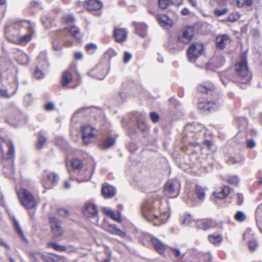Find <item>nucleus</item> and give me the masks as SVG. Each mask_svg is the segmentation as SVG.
<instances>
[{"instance_id": "obj_1", "label": "nucleus", "mask_w": 262, "mask_h": 262, "mask_svg": "<svg viewBox=\"0 0 262 262\" xmlns=\"http://www.w3.org/2000/svg\"><path fill=\"white\" fill-rule=\"evenodd\" d=\"M34 32V25L30 21L21 20L8 25L5 35L11 42L25 45L31 41Z\"/></svg>"}, {"instance_id": "obj_2", "label": "nucleus", "mask_w": 262, "mask_h": 262, "mask_svg": "<svg viewBox=\"0 0 262 262\" xmlns=\"http://www.w3.org/2000/svg\"><path fill=\"white\" fill-rule=\"evenodd\" d=\"M156 202L148 200L144 203L142 206L143 216L148 221L154 222L157 225L165 223L168 219V213L161 212Z\"/></svg>"}, {"instance_id": "obj_3", "label": "nucleus", "mask_w": 262, "mask_h": 262, "mask_svg": "<svg viewBox=\"0 0 262 262\" xmlns=\"http://www.w3.org/2000/svg\"><path fill=\"white\" fill-rule=\"evenodd\" d=\"M234 71L236 77L232 79L233 81L244 84L250 83L252 78V74L249 69L247 55L245 53H242L239 55L234 65Z\"/></svg>"}, {"instance_id": "obj_4", "label": "nucleus", "mask_w": 262, "mask_h": 262, "mask_svg": "<svg viewBox=\"0 0 262 262\" xmlns=\"http://www.w3.org/2000/svg\"><path fill=\"white\" fill-rule=\"evenodd\" d=\"M17 196L21 204L27 209L36 208L37 202L34 195L28 189L21 188L17 192Z\"/></svg>"}, {"instance_id": "obj_5", "label": "nucleus", "mask_w": 262, "mask_h": 262, "mask_svg": "<svg viewBox=\"0 0 262 262\" xmlns=\"http://www.w3.org/2000/svg\"><path fill=\"white\" fill-rule=\"evenodd\" d=\"M194 34V28L191 26H186L178 32L177 41L179 43L187 45L193 39Z\"/></svg>"}, {"instance_id": "obj_6", "label": "nucleus", "mask_w": 262, "mask_h": 262, "mask_svg": "<svg viewBox=\"0 0 262 262\" xmlns=\"http://www.w3.org/2000/svg\"><path fill=\"white\" fill-rule=\"evenodd\" d=\"M181 189V184L177 180H169L164 186L166 195L169 198H174L178 196Z\"/></svg>"}, {"instance_id": "obj_7", "label": "nucleus", "mask_w": 262, "mask_h": 262, "mask_svg": "<svg viewBox=\"0 0 262 262\" xmlns=\"http://www.w3.org/2000/svg\"><path fill=\"white\" fill-rule=\"evenodd\" d=\"M198 91L203 94L213 96L215 100L219 98V94L216 88L211 82H206L204 84H199L198 86Z\"/></svg>"}, {"instance_id": "obj_8", "label": "nucleus", "mask_w": 262, "mask_h": 262, "mask_svg": "<svg viewBox=\"0 0 262 262\" xmlns=\"http://www.w3.org/2000/svg\"><path fill=\"white\" fill-rule=\"evenodd\" d=\"M204 50L203 43L195 42L191 43L189 47L187 55L190 61H193L198 58L202 53Z\"/></svg>"}, {"instance_id": "obj_9", "label": "nucleus", "mask_w": 262, "mask_h": 262, "mask_svg": "<svg viewBox=\"0 0 262 262\" xmlns=\"http://www.w3.org/2000/svg\"><path fill=\"white\" fill-rule=\"evenodd\" d=\"M49 223L51 227V231L55 238L63 235L64 230L61 226V222L54 216L49 217Z\"/></svg>"}, {"instance_id": "obj_10", "label": "nucleus", "mask_w": 262, "mask_h": 262, "mask_svg": "<svg viewBox=\"0 0 262 262\" xmlns=\"http://www.w3.org/2000/svg\"><path fill=\"white\" fill-rule=\"evenodd\" d=\"M81 132L82 140L86 144L91 143L95 137L96 129L90 125L83 126Z\"/></svg>"}, {"instance_id": "obj_11", "label": "nucleus", "mask_w": 262, "mask_h": 262, "mask_svg": "<svg viewBox=\"0 0 262 262\" xmlns=\"http://www.w3.org/2000/svg\"><path fill=\"white\" fill-rule=\"evenodd\" d=\"M113 35L116 42L122 43L126 40L128 36V31L125 28L115 27L113 30Z\"/></svg>"}, {"instance_id": "obj_12", "label": "nucleus", "mask_w": 262, "mask_h": 262, "mask_svg": "<svg viewBox=\"0 0 262 262\" xmlns=\"http://www.w3.org/2000/svg\"><path fill=\"white\" fill-rule=\"evenodd\" d=\"M83 214L88 218H92L98 215L97 206L93 203L86 202L83 207Z\"/></svg>"}, {"instance_id": "obj_13", "label": "nucleus", "mask_w": 262, "mask_h": 262, "mask_svg": "<svg viewBox=\"0 0 262 262\" xmlns=\"http://www.w3.org/2000/svg\"><path fill=\"white\" fill-rule=\"evenodd\" d=\"M41 259L43 262H68L66 257L51 252L41 255Z\"/></svg>"}, {"instance_id": "obj_14", "label": "nucleus", "mask_w": 262, "mask_h": 262, "mask_svg": "<svg viewBox=\"0 0 262 262\" xmlns=\"http://www.w3.org/2000/svg\"><path fill=\"white\" fill-rule=\"evenodd\" d=\"M196 225L198 229L207 230L214 227L216 223L211 219L205 218L198 220L196 222Z\"/></svg>"}, {"instance_id": "obj_15", "label": "nucleus", "mask_w": 262, "mask_h": 262, "mask_svg": "<svg viewBox=\"0 0 262 262\" xmlns=\"http://www.w3.org/2000/svg\"><path fill=\"white\" fill-rule=\"evenodd\" d=\"M101 194L104 199H110L116 194V190L114 187L107 183H104L102 185Z\"/></svg>"}, {"instance_id": "obj_16", "label": "nucleus", "mask_w": 262, "mask_h": 262, "mask_svg": "<svg viewBox=\"0 0 262 262\" xmlns=\"http://www.w3.org/2000/svg\"><path fill=\"white\" fill-rule=\"evenodd\" d=\"M231 41V39L229 35L227 34L219 35L216 37V47L221 50H223Z\"/></svg>"}, {"instance_id": "obj_17", "label": "nucleus", "mask_w": 262, "mask_h": 262, "mask_svg": "<svg viewBox=\"0 0 262 262\" xmlns=\"http://www.w3.org/2000/svg\"><path fill=\"white\" fill-rule=\"evenodd\" d=\"M83 6L88 11H98L103 6L102 3L99 0H86Z\"/></svg>"}, {"instance_id": "obj_18", "label": "nucleus", "mask_w": 262, "mask_h": 262, "mask_svg": "<svg viewBox=\"0 0 262 262\" xmlns=\"http://www.w3.org/2000/svg\"><path fill=\"white\" fill-rule=\"evenodd\" d=\"M216 103L215 102L209 101H203L198 103V107L199 109L203 111H211L216 108Z\"/></svg>"}, {"instance_id": "obj_19", "label": "nucleus", "mask_w": 262, "mask_h": 262, "mask_svg": "<svg viewBox=\"0 0 262 262\" xmlns=\"http://www.w3.org/2000/svg\"><path fill=\"white\" fill-rule=\"evenodd\" d=\"M150 242L155 250L160 254H164L165 252V246L159 239L156 237H152Z\"/></svg>"}, {"instance_id": "obj_20", "label": "nucleus", "mask_w": 262, "mask_h": 262, "mask_svg": "<svg viewBox=\"0 0 262 262\" xmlns=\"http://www.w3.org/2000/svg\"><path fill=\"white\" fill-rule=\"evenodd\" d=\"M231 191V188L227 185H224L220 190H215L213 195L215 198L222 200L228 196Z\"/></svg>"}, {"instance_id": "obj_21", "label": "nucleus", "mask_w": 262, "mask_h": 262, "mask_svg": "<svg viewBox=\"0 0 262 262\" xmlns=\"http://www.w3.org/2000/svg\"><path fill=\"white\" fill-rule=\"evenodd\" d=\"M116 138L112 137H108L106 139L101 141L98 144V147L102 149L106 150L115 145Z\"/></svg>"}, {"instance_id": "obj_22", "label": "nucleus", "mask_w": 262, "mask_h": 262, "mask_svg": "<svg viewBox=\"0 0 262 262\" xmlns=\"http://www.w3.org/2000/svg\"><path fill=\"white\" fill-rule=\"evenodd\" d=\"M73 74L69 70L64 71L61 76L60 83L63 87L67 86L73 80Z\"/></svg>"}, {"instance_id": "obj_23", "label": "nucleus", "mask_w": 262, "mask_h": 262, "mask_svg": "<svg viewBox=\"0 0 262 262\" xmlns=\"http://www.w3.org/2000/svg\"><path fill=\"white\" fill-rule=\"evenodd\" d=\"M15 59L20 64H26L29 61L28 55L22 51H18L16 53Z\"/></svg>"}, {"instance_id": "obj_24", "label": "nucleus", "mask_w": 262, "mask_h": 262, "mask_svg": "<svg viewBox=\"0 0 262 262\" xmlns=\"http://www.w3.org/2000/svg\"><path fill=\"white\" fill-rule=\"evenodd\" d=\"M157 19L159 24L162 27L171 26L172 25V21L166 15H158L157 16Z\"/></svg>"}, {"instance_id": "obj_25", "label": "nucleus", "mask_w": 262, "mask_h": 262, "mask_svg": "<svg viewBox=\"0 0 262 262\" xmlns=\"http://www.w3.org/2000/svg\"><path fill=\"white\" fill-rule=\"evenodd\" d=\"M37 140L35 143L36 148L37 149H41L43 148L47 141L46 137L43 134V133L39 132L37 135Z\"/></svg>"}, {"instance_id": "obj_26", "label": "nucleus", "mask_w": 262, "mask_h": 262, "mask_svg": "<svg viewBox=\"0 0 262 262\" xmlns=\"http://www.w3.org/2000/svg\"><path fill=\"white\" fill-rule=\"evenodd\" d=\"M206 188L203 186L196 185L195 187V194L201 201H203L206 196Z\"/></svg>"}, {"instance_id": "obj_27", "label": "nucleus", "mask_w": 262, "mask_h": 262, "mask_svg": "<svg viewBox=\"0 0 262 262\" xmlns=\"http://www.w3.org/2000/svg\"><path fill=\"white\" fill-rule=\"evenodd\" d=\"M68 30L70 34L76 40H79L82 37L79 28L76 26H71L68 29Z\"/></svg>"}, {"instance_id": "obj_28", "label": "nucleus", "mask_w": 262, "mask_h": 262, "mask_svg": "<svg viewBox=\"0 0 262 262\" xmlns=\"http://www.w3.org/2000/svg\"><path fill=\"white\" fill-rule=\"evenodd\" d=\"M71 166L74 170H80L83 167V161L78 158H74L71 160L70 162Z\"/></svg>"}, {"instance_id": "obj_29", "label": "nucleus", "mask_w": 262, "mask_h": 262, "mask_svg": "<svg viewBox=\"0 0 262 262\" xmlns=\"http://www.w3.org/2000/svg\"><path fill=\"white\" fill-rule=\"evenodd\" d=\"M6 145L8 148L7 152V158L8 159H14L15 157L14 146L13 143L11 141H7L5 142Z\"/></svg>"}, {"instance_id": "obj_30", "label": "nucleus", "mask_w": 262, "mask_h": 262, "mask_svg": "<svg viewBox=\"0 0 262 262\" xmlns=\"http://www.w3.org/2000/svg\"><path fill=\"white\" fill-rule=\"evenodd\" d=\"M209 242L213 245H218L223 240V236L220 234H210L208 236Z\"/></svg>"}, {"instance_id": "obj_31", "label": "nucleus", "mask_w": 262, "mask_h": 262, "mask_svg": "<svg viewBox=\"0 0 262 262\" xmlns=\"http://www.w3.org/2000/svg\"><path fill=\"white\" fill-rule=\"evenodd\" d=\"M47 247L48 248H52L56 251L64 252L67 251V247L64 245H60L55 242H49L47 243Z\"/></svg>"}, {"instance_id": "obj_32", "label": "nucleus", "mask_w": 262, "mask_h": 262, "mask_svg": "<svg viewBox=\"0 0 262 262\" xmlns=\"http://www.w3.org/2000/svg\"><path fill=\"white\" fill-rule=\"evenodd\" d=\"M13 224H14V228H15V230L16 232L21 237V239L24 242L27 243L28 241H27V238H26L18 222L16 220H14Z\"/></svg>"}, {"instance_id": "obj_33", "label": "nucleus", "mask_w": 262, "mask_h": 262, "mask_svg": "<svg viewBox=\"0 0 262 262\" xmlns=\"http://www.w3.org/2000/svg\"><path fill=\"white\" fill-rule=\"evenodd\" d=\"M225 181L231 185H237L239 183V179L237 176L229 175L226 177Z\"/></svg>"}, {"instance_id": "obj_34", "label": "nucleus", "mask_w": 262, "mask_h": 262, "mask_svg": "<svg viewBox=\"0 0 262 262\" xmlns=\"http://www.w3.org/2000/svg\"><path fill=\"white\" fill-rule=\"evenodd\" d=\"M238 8L250 7L252 5L253 0H234Z\"/></svg>"}, {"instance_id": "obj_35", "label": "nucleus", "mask_w": 262, "mask_h": 262, "mask_svg": "<svg viewBox=\"0 0 262 262\" xmlns=\"http://www.w3.org/2000/svg\"><path fill=\"white\" fill-rule=\"evenodd\" d=\"M61 20L63 24L69 25L74 22L75 18L72 14H67L64 15Z\"/></svg>"}, {"instance_id": "obj_36", "label": "nucleus", "mask_w": 262, "mask_h": 262, "mask_svg": "<svg viewBox=\"0 0 262 262\" xmlns=\"http://www.w3.org/2000/svg\"><path fill=\"white\" fill-rule=\"evenodd\" d=\"M134 26L136 28L137 32L141 35L143 36L145 34V31L146 29L145 24L143 23H134Z\"/></svg>"}, {"instance_id": "obj_37", "label": "nucleus", "mask_w": 262, "mask_h": 262, "mask_svg": "<svg viewBox=\"0 0 262 262\" xmlns=\"http://www.w3.org/2000/svg\"><path fill=\"white\" fill-rule=\"evenodd\" d=\"M85 50L88 54H93L97 49V46L94 43H89L85 46Z\"/></svg>"}, {"instance_id": "obj_38", "label": "nucleus", "mask_w": 262, "mask_h": 262, "mask_svg": "<svg viewBox=\"0 0 262 262\" xmlns=\"http://www.w3.org/2000/svg\"><path fill=\"white\" fill-rule=\"evenodd\" d=\"M41 183L43 187L46 189H51L54 185L52 182L49 181L45 175H43L42 177Z\"/></svg>"}, {"instance_id": "obj_39", "label": "nucleus", "mask_w": 262, "mask_h": 262, "mask_svg": "<svg viewBox=\"0 0 262 262\" xmlns=\"http://www.w3.org/2000/svg\"><path fill=\"white\" fill-rule=\"evenodd\" d=\"M110 233L113 235H118L121 237H125L126 236V233L120 229L117 228L116 225L112 230Z\"/></svg>"}, {"instance_id": "obj_40", "label": "nucleus", "mask_w": 262, "mask_h": 262, "mask_svg": "<svg viewBox=\"0 0 262 262\" xmlns=\"http://www.w3.org/2000/svg\"><path fill=\"white\" fill-rule=\"evenodd\" d=\"M234 220L238 222H243L246 220V214L241 211H238L234 215Z\"/></svg>"}, {"instance_id": "obj_41", "label": "nucleus", "mask_w": 262, "mask_h": 262, "mask_svg": "<svg viewBox=\"0 0 262 262\" xmlns=\"http://www.w3.org/2000/svg\"><path fill=\"white\" fill-rule=\"evenodd\" d=\"M40 68H42V67L41 66H40L39 67L36 66L35 68L34 73V76L37 79H39L43 78L45 76L44 73L40 69Z\"/></svg>"}, {"instance_id": "obj_42", "label": "nucleus", "mask_w": 262, "mask_h": 262, "mask_svg": "<svg viewBox=\"0 0 262 262\" xmlns=\"http://www.w3.org/2000/svg\"><path fill=\"white\" fill-rule=\"evenodd\" d=\"M117 55L116 51L113 48H109L104 54L105 57L110 60Z\"/></svg>"}, {"instance_id": "obj_43", "label": "nucleus", "mask_w": 262, "mask_h": 262, "mask_svg": "<svg viewBox=\"0 0 262 262\" xmlns=\"http://www.w3.org/2000/svg\"><path fill=\"white\" fill-rule=\"evenodd\" d=\"M258 244L255 239H252L249 241L248 243V246L251 252H254L256 248L258 247Z\"/></svg>"}, {"instance_id": "obj_44", "label": "nucleus", "mask_w": 262, "mask_h": 262, "mask_svg": "<svg viewBox=\"0 0 262 262\" xmlns=\"http://www.w3.org/2000/svg\"><path fill=\"white\" fill-rule=\"evenodd\" d=\"M244 157L242 156H239L237 158L234 157H230L229 158V161L231 163L234 164L235 163H239L244 161Z\"/></svg>"}, {"instance_id": "obj_45", "label": "nucleus", "mask_w": 262, "mask_h": 262, "mask_svg": "<svg viewBox=\"0 0 262 262\" xmlns=\"http://www.w3.org/2000/svg\"><path fill=\"white\" fill-rule=\"evenodd\" d=\"M46 177L47 178L49 181L52 182L54 185L56 182H57L58 176L55 173H50L46 176Z\"/></svg>"}, {"instance_id": "obj_46", "label": "nucleus", "mask_w": 262, "mask_h": 262, "mask_svg": "<svg viewBox=\"0 0 262 262\" xmlns=\"http://www.w3.org/2000/svg\"><path fill=\"white\" fill-rule=\"evenodd\" d=\"M255 217L256 220L262 221V203L258 206L256 210Z\"/></svg>"}, {"instance_id": "obj_47", "label": "nucleus", "mask_w": 262, "mask_h": 262, "mask_svg": "<svg viewBox=\"0 0 262 262\" xmlns=\"http://www.w3.org/2000/svg\"><path fill=\"white\" fill-rule=\"evenodd\" d=\"M42 254H43V253L39 252H32L30 254V258L32 262H39L37 258H41V255Z\"/></svg>"}, {"instance_id": "obj_48", "label": "nucleus", "mask_w": 262, "mask_h": 262, "mask_svg": "<svg viewBox=\"0 0 262 262\" xmlns=\"http://www.w3.org/2000/svg\"><path fill=\"white\" fill-rule=\"evenodd\" d=\"M228 12V8H224L223 10L215 9L214 11V14L216 17H219L227 14Z\"/></svg>"}, {"instance_id": "obj_49", "label": "nucleus", "mask_w": 262, "mask_h": 262, "mask_svg": "<svg viewBox=\"0 0 262 262\" xmlns=\"http://www.w3.org/2000/svg\"><path fill=\"white\" fill-rule=\"evenodd\" d=\"M149 116L151 120L154 123H156L160 120V116L157 112H151L150 113Z\"/></svg>"}, {"instance_id": "obj_50", "label": "nucleus", "mask_w": 262, "mask_h": 262, "mask_svg": "<svg viewBox=\"0 0 262 262\" xmlns=\"http://www.w3.org/2000/svg\"><path fill=\"white\" fill-rule=\"evenodd\" d=\"M57 213L58 215L63 217L68 216L69 214V211L63 208L58 209L57 211Z\"/></svg>"}, {"instance_id": "obj_51", "label": "nucleus", "mask_w": 262, "mask_h": 262, "mask_svg": "<svg viewBox=\"0 0 262 262\" xmlns=\"http://www.w3.org/2000/svg\"><path fill=\"white\" fill-rule=\"evenodd\" d=\"M115 225V224H109L108 223L105 222L102 224V227L105 231L110 233Z\"/></svg>"}, {"instance_id": "obj_52", "label": "nucleus", "mask_w": 262, "mask_h": 262, "mask_svg": "<svg viewBox=\"0 0 262 262\" xmlns=\"http://www.w3.org/2000/svg\"><path fill=\"white\" fill-rule=\"evenodd\" d=\"M239 16L236 13H230L228 17V20L230 22H234L236 21Z\"/></svg>"}, {"instance_id": "obj_53", "label": "nucleus", "mask_w": 262, "mask_h": 262, "mask_svg": "<svg viewBox=\"0 0 262 262\" xmlns=\"http://www.w3.org/2000/svg\"><path fill=\"white\" fill-rule=\"evenodd\" d=\"M169 4V0H158V5L162 9H166Z\"/></svg>"}, {"instance_id": "obj_54", "label": "nucleus", "mask_w": 262, "mask_h": 262, "mask_svg": "<svg viewBox=\"0 0 262 262\" xmlns=\"http://www.w3.org/2000/svg\"><path fill=\"white\" fill-rule=\"evenodd\" d=\"M137 125L139 129L143 132H145L148 129L147 126L143 121H138Z\"/></svg>"}, {"instance_id": "obj_55", "label": "nucleus", "mask_w": 262, "mask_h": 262, "mask_svg": "<svg viewBox=\"0 0 262 262\" xmlns=\"http://www.w3.org/2000/svg\"><path fill=\"white\" fill-rule=\"evenodd\" d=\"M14 93H15V92H13L11 95H9L8 94L7 90L2 89H0V96L2 97L9 98L11 96H12Z\"/></svg>"}, {"instance_id": "obj_56", "label": "nucleus", "mask_w": 262, "mask_h": 262, "mask_svg": "<svg viewBox=\"0 0 262 262\" xmlns=\"http://www.w3.org/2000/svg\"><path fill=\"white\" fill-rule=\"evenodd\" d=\"M132 54L127 51H125L124 53L123 62L125 63H127L132 58Z\"/></svg>"}, {"instance_id": "obj_57", "label": "nucleus", "mask_w": 262, "mask_h": 262, "mask_svg": "<svg viewBox=\"0 0 262 262\" xmlns=\"http://www.w3.org/2000/svg\"><path fill=\"white\" fill-rule=\"evenodd\" d=\"M44 108L47 111L54 110L55 109L54 104L51 102H48L45 105Z\"/></svg>"}, {"instance_id": "obj_58", "label": "nucleus", "mask_w": 262, "mask_h": 262, "mask_svg": "<svg viewBox=\"0 0 262 262\" xmlns=\"http://www.w3.org/2000/svg\"><path fill=\"white\" fill-rule=\"evenodd\" d=\"M246 146L248 148H253L255 146V142L254 140L248 139L246 141Z\"/></svg>"}, {"instance_id": "obj_59", "label": "nucleus", "mask_w": 262, "mask_h": 262, "mask_svg": "<svg viewBox=\"0 0 262 262\" xmlns=\"http://www.w3.org/2000/svg\"><path fill=\"white\" fill-rule=\"evenodd\" d=\"M170 250L173 255L176 257H178L181 255V252L179 249L171 247Z\"/></svg>"}, {"instance_id": "obj_60", "label": "nucleus", "mask_w": 262, "mask_h": 262, "mask_svg": "<svg viewBox=\"0 0 262 262\" xmlns=\"http://www.w3.org/2000/svg\"><path fill=\"white\" fill-rule=\"evenodd\" d=\"M244 202V197L242 194H236V204L238 205H241Z\"/></svg>"}, {"instance_id": "obj_61", "label": "nucleus", "mask_w": 262, "mask_h": 262, "mask_svg": "<svg viewBox=\"0 0 262 262\" xmlns=\"http://www.w3.org/2000/svg\"><path fill=\"white\" fill-rule=\"evenodd\" d=\"M83 57V54L81 52H76L74 54V57L75 60H80Z\"/></svg>"}, {"instance_id": "obj_62", "label": "nucleus", "mask_w": 262, "mask_h": 262, "mask_svg": "<svg viewBox=\"0 0 262 262\" xmlns=\"http://www.w3.org/2000/svg\"><path fill=\"white\" fill-rule=\"evenodd\" d=\"M0 246L4 247L7 250H10L9 246L2 238H0Z\"/></svg>"}, {"instance_id": "obj_63", "label": "nucleus", "mask_w": 262, "mask_h": 262, "mask_svg": "<svg viewBox=\"0 0 262 262\" xmlns=\"http://www.w3.org/2000/svg\"><path fill=\"white\" fill-rule=\"evenodd\" d=\"M191 220V217L190 215H186L183 220V224H189Z\"/></svg>"}, {"instance_id": "obj_64", "label": "nucleus", "mask_w": 262, "mask_h": 262, "mask_svg": "<svg viewBox=\"0 0 262 262\" xmlns=\"http://www.w3.org/2000/svg\"><path fill=\"white\" fill-rule=\"evenodd\" d=\"M181 13L183 16H186L190 14V11L188 8H184L181 10Z\"/></svg>"}]
</instances>
